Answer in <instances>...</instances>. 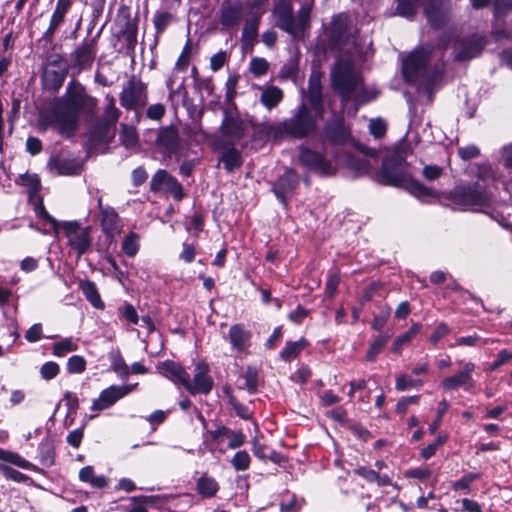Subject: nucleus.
I'll list each match as a JSON object with an SVG mask.
<instances>
[{
    "label": "nucleus",
    "mask_w": 512,
    "mask_h": 512,
    "mask_svg": "<svg viewBox=\"0 0 512 512\" xmlns=\"http://www.w3.org/2000/svg\"><path fill=\"white\" fill-rule=\"evenodd\" d=\"M96 105L97 100L86 92L83 85L71 81L61 99V104L55 111L53 128L63 137L73 136L80 113L92 114Z\"/></svg>",
    "instance_id": "f257e3e1"
},
{
    "label": "nucleus",
    "mask_w": 512,
    "mask_h": 512,
    "mask_svg": "<svg viewBox=\"0 0 512 512\" xmlns=\"http://www.w3.org/2000/svg\"><path fill=\"white\" fill-rule=\"evenodd\" d=\"M432 51L417 48L402 60L403 76L407 82L416 84L419 90L431 93L440 82L442 74L438 68L430 65Z\"/></svg>",
    "instance_id": "f03ea898"
},
{
    "label": "nucleus",
    "mask_w": 512,
    "mask_h": 512,
    "mask_svg": "<svg viewBox=\"0 0 512 512\" xmlns=\"http://www.w3.org/2000/svg\"><path fill=\"white\" fill-rule=\"evenodd\" d=\"M405 155L399 150H395L392 159H386L382 164V171L378 176V181L385 185L402 187L420 200H427L436 197V192L424 186L419 181L411 178L405 171L403 161Z\"/></svg>",
    "instance_id": "7ed1b4c3"
},
{
    "label": "nucleus",
    "mask_w": 512,
    "mask_h": 512,
    "mask_svg": "<svg viewBox=\"0 0 512 512\" xmlns=\"http://www.w3.org/2000/svg\"><path fill=\"white\" fill-rule=\"evenodd\" d=\"M322 117L323 115H318L317 111L303 103L297 108L292 117L283 120L279 124L265 125V131L269 137L274 139L285 136L303 139L316 131L317 122Z\"/></svg>",
    "instance_id": "20e7f679"
},
{
    "label": "nucleus",
    "mask_w": 512,
    "mask_h": 512,
    "mask_svg": "<svg viewBox=\"0 0 512 512\" xmlns=\"http://www.w3.org/2000/svg\"><path fill=\"white\" fill-rule=\"evenodd\" d=\"M331 79L332 86L342 101L353 100L361 104L374 97L369 96L363 86L361 76L350 60H339L332 69Z\"/></svg>",
    "instance_id": "39448f33"
},
{
    "label": "nucleus",
    "mask_w": 512,
    "mask_h": 512,
    "mask_svg": "<svg viewBox=\"0 0 512 512\" xmlns=\"http://www.w3.org/2000/svg\"><path fill=\"white\" fill-rule=\"evenodd\" d=\"M273 14L276 26L294 39L303 38L309 28L310 9L308 7L301 8L295 17L292 5L282 1L275 6Z\"/></svg>",
    "instance_id": "423d86ee"
},
{
    "label": "nucleus",
    "mask_w": 512,
    "mask_h": 512,
    "mask_svg": "<svg viewBox=\"0 0 512 512\" xmlns=\"http://www.w3.org/2000/svg\"><path fill=\"white\" fill-rule=\"evenodd\" d=\"M119 100L121 106L127 110H138L144 107L148 100L147 85L140 78L131 76L123 84Z\"/></svg>",
    "instance_id": "0eeeda50"
},
{
    "label": "nucleus",
    "mask_w": 512,
    "mask_h": 512,
    "mask_svg": "<svg viewBox=\"0 0 512 512\" xmlns=\"http://www.w3.org/2000/svg\"><path fill=\"white\" fill-rule=\"evenodd\" d=\"M60 228L64 231L68 246L77 253L78 257L90 250L92 244L91 227H83L76 221H70L62 222Z\"/></svg>",
    "instance_id": "6e6552de"
},
{
    "label": "nucleus",
    "mask_w": 512,
    "mask_h": 512,
    "mask_svg": "<svg viewBox=\"0 0 512 512\" xmlns=\"http://www.w3.org/2000/svg\"><path fill=\"white\" fill-rule=\"evenodd\" d=\"M451 198L454 205L463 210H477L489 202L488 194L478 186L456 187L451 193Z\"/></svg>",
    "instance_id": "1a4fd4ad"
},
{
    "label": "nucleus",
    "mask_w": 512,
    "mask_h": 512,
    "mask_svg": "<svg viewBox=\"0 0 512 512\" xmlns=\"http://www.w3.org/2000/svg\"><path fill=\"white\" fill-rule=\"evenodd\" d=\"M300 163L320 175L330 176L336 172V165L325 159V157L309 148L301 147L299 154Z\"/></svg>",
    "instance_id": "9d476101"
},
{
    "label": "nucleus",
    "mask_w": 512,
    "mask_h": 512,
    "mask_svg": "<svg viewBox=\"0 0 512 512\" xmlns=\"http://www.w3.org/2000/svg\"><path fill=\"white\" fill-rule=\"evenodd\" d=\"M155 148L165 156L176 153L181 144L178 129L174 125L160 127L156 131Z\"/></svg>",
    "instance_id": "9b49d317"
},
{
    "label": "nucleus",
    "mask_w": 512,
    "mask_h": 512,
    "mask_svg": "<svg viewBox=\"0 0 512 512\" xmlns=\"http://www.w3.org/2000/svg\"><path fill=\"white\" fill-rule=\"evenodd\" d=\"M245 135V123L236 113H225L221 124V139L229 146H234Z\"/></svg>",
    "instance_id": "f8f14e48"
},
{
    "label": "nucleus",
    "mask_w": 512,
    "mask_h": 512,
    "mask_svg": "<svg viewBox=\"0 0 512 512\" xmlns=\"http://www.w3.org/2000/svg\"><path fill=\"white\" fill-rule=\"evenodd\" d=\"M214 381L209 375V366L200 362L195 366L193 381H190V375L187 379L185 389L192 395L208 394L212 390Z\"/></svg>",
    "instance_id": "ddd939ff"
},
{
    "label": "nucleus",
    "mask_w": 512,
    "mask_h": 512,
    "mask_svg": "<svg viewBox=\"0 0 512 512\" xmlns=\"http://www.w3.org/2000/svg\"><path fill=\"white\" fill-rule=\"evenodd\" d=\"M150 190L158 192L165 190L171 194L174 199L181 200L183 198L182 185L177 181L175 177L170 175L166 170H158L150 181Z\"/></svg>",
    "instance_id": "4468645a"
},
{
    "label": "nucleus",
    "mask_w": 512,
    "mask_h": 512,
    "mask_svg": "<svg viewBox=\"0 0 512 512\" xmlns=\"http://www.w3.org/2000/svg\"><path fill=\"white\" fill-rule=\"evenodd\" d=\"M474 370L475 364L472 362H466L460 371L453 376L443 379L440 385L446 391H454L460 387L465 390H469L474 386L472 376Z\"/></svg>",
    "instance_id": "2eb2a0df"
},
{
    "label": "nucleus",
    "mask_w": 512,
    "mask_h": 512,
    "mask_svg": "<svg viewBox=\"0 0 512 512\" xmlns=\"http://www.w3.org/2000/svg\"><path fill=\"white\" fill-rule=\"evenodd\" d=\"M96 56V41L91 39L79 45L71 54V60L79 70L90 68Z\"/></svg>",
    "instance_id": "dca6fc26"
},
{
    "label": "nucleus",
    "mask_w": 512,
    "mask_h": 512,
    "mask_svg": "<svg viewBox=\"0 0 512 512\" xmlns=\"http://www.w3.org/2000/svg\"><path fill=\"white\" fill-rule=\"evenodd\" d=\"M244 14L243 4L237 2H224L220 11V23L224 29L236 28Z\"/></svg>",
    "instance_id": "f3484780"
},
{
    "label": "nucleus",
    "mask_w": 512,
    "mask_h": 512,
    "mask_svg": "<svg viewBox=\"0 0 512 512\" xmlns=\"http://www.w3.org/2000/svg\"><path fill=\"white\" fill-rule=\"evenodd\" d=\"M156 369L163 377L169 379L174 384L182 385L185 388L189 374L181 364L172 360H166L160 362Z\"/></svg>",
    "instance_id": "a211bd4d"
},
{
    "label": "nucleus",
    "mask_w": 512,
    "mask_h": 512,
    "mask_svg": "<svg viewBox=\"0 0 512 512\" xmlns=\"http://www.w3.org/2000/svg\"><path fill=\"white\" fill-rule=\"evenodd\" d=\"M299 182L298 175L292 169H287L273 186V191L283 203L290 197Z\"/></svg>",
    "instance_id": "6ab92c4d"
},
{
    "label": "nucleus",
    "mask_w": 512,
    "mask_h": 512,
    "mask_svg": "<svg viewBox=\"0 0 512 512\" xmlns=\"http://www.w3.org/2000/svg\"><path fill=\"white\" fill-rule=\"evenodd\" d=\"M322 74L319 71H312L308 81V99L312 110L317 111L318 115H323L322 104Z\"/></svg>",
    "instance_id": "aec40b11"
},
{
    "label": "nucleus",
    "mask_w": 512,
    "mask_h": 512,
    "mask_svg": "<svg viewBox=\"0 0 512 512\" xmlns=\"http://www.w3.org/2000/svg\"><path fill=\"white\" fill-rule=\"evenodd\" d=\"M125 392L124 388L112 385L101 391L99 397L93 401L91 409L94 411L106 410L125 397Z\"/></svg>",
    "instance_id": "412c9836"
},
{
    "label": "nucleus",
    "mask_w": 512,
    "mask_h": 512,
    "mask_svg": "<svg viewBox=\"0 0 512 512\" xmlns=\"http://www.w3.org/2000/svg\"><path fill=\"white\" fill-rule=\"evenodd\" d=\"M98 207L101 213V227L103 232L110 236L118 234L121 230V221L117 212L110 206L104 207L101 198L98 199Z\"/></svg>",
    "instance_id": "4be33fe9"
},
{
    "label": "nucleus",
    "mask_w": 512,
    "mask_h": 512,
    "mask_svg": "<svg viewBox=\"0 0 512 512\" xmlns=\"http://www.w3.org/2000/svg\"><path fill=\"white\" fill-rule=\"evenodd\" d=\"M48 168L56 175H73L79 172L81 166L76 159L56 155L49 159Z\"/></svg>",
    "instance_id": "5701e85b"
},
{
    "label": "nucleus",
    "mask_w": 512,
    "mask_h": 512,
    "mask_svg": "<svg viewBox=\"0 0 512 512\" xmlns=\"http://www.w3.org/2000/svg\"><path fill=\"white\" fill-rule=\"evenodd\" d=\"M73 0H57L55 10L51 16L50 24L45 31L43 38L45 40H51L53 35L64 22L65 16L72 6Z\"/></svg>",
    "instance_id": "b1692460"
},
{
    "label": "nucleus",
    "mask_w": 512,
    "mask_h": 512,
    "mask_svg": "<svg viewBox=\"0 0 512 512\" xmlns=\"http://www.w3.org/2000/svg\"><path fill=\"white\" fill-rule=\"evenodd\" d=\"M350 34L348 32V17L344 14L336 16L331 24V39L338 45L348 42Z\"/></svg>",
    "instance_id": "393cba45"
},
{
    "label": "nucleus",
    "mask_w": 512,
    "mask_h": 512,
    "mask_svg": "<svg viewBox=\"0 0 512 512\" xmlns=\"http://www.w3.org/2000/svg\"><path fill=\"white\" fill-rule=\"evenodd\" d=\"M325 134L327 138L335 143H341L348 137V131L341 117L335 116L329 120L325 126Z\"/></svg>",
    "instance_id": "a878e982"
},
{
    "label": "nucleus",
    "mask_w": 512,
    "mask_h": 512,
    "mask_svg": "<svg viewBox=\"0 0 512 512\" xmlns=\"http://www.w3.org/2000/svg\"><path fill=\"white\" fill-rule=\"evenodd\" d=\"M484 46V38L478 36L472 37L462 44L460 51L456 54L455 57L458 60H468L474 58L481 53Z\"/></svg>",
    "instance_id": "bb28decb"
},
{
    "label": "nucleus",
    "mask_w": 512,
    "mask_h": 512,
    "mask_svg": "<svg viewBox=\"0 0 512 512\" xmlns=\"http://www.w3.org/2000/svg\"><path fill=\"white\" fill-rule=\"evenodd\" d=\"M250 336V332L241 324L232 325L228 333L232 347L238 351H243L248 347Z\"/></svg>",
    "instance_id": "cd10ccee"
},
{
    "label": "nucleus",
    "mask_w": 512,
    "mask_h": 512,
    "mask_svg": "<svg viewBox=\"0 0 512 512\" xmlns=\"http://www.w3.org/2000/svg\"><path fill=\"white\" fill-rule=\"evenodd\" d=\"M259 23V14H254L253 16L245 20L241 37L242 43L245 46H251L254 44L256 37L258 35Z\"/></svg>",
    "instance_id": "c85d7f7f"
},
{
    "label": "nucleus",
    "mask_w": 512,
    "mask_h": 512,
    "mask_svg": "<svg viewBox=\"0 0 512 512\" xmlns=\"http://www.w3.org/2000/svg\"><path fill=\"white\" fill-rule=\"evenodd\" d=\"M283 99V91L277 86H269L263 89L260 102L268 110L276 107Z\"/></svg>",
    "instance_id": "c756f323"
},
{
    "label": "nucleus",
    "mask_w": 512,
    "mask_h": 512,
    "mask_svg": "<svg viewBox=\"0 0 512 512\" xmlns=\"http://www.w3.org/2000/svg\"><path fill=\"white\" fill-rule=\"evenodd\" d=\"M219 490V485L217 481L207 476L206 474L202 475L197 481V492L205 498L213 497L217 491Z\"/></svg>",
    "instance_id": "7c9ffc66"
},
{
    "label": "nucleus",
    "mask_w": 512,
    "mask_h": 512,
    "mask_svg": "<svg viewBox=\"0 0 512 512\" xmlns=\"http://www.w3.org/2000/svg\"><path fill=\"white\" fill-rule=\"evenodd\" d=\"M431 4L425 6V14L428 22L434 27H440L445 22V14L442 11L441 5H436L433 0Z\"/></svg>",
    "instance_id": "2f4dec72"
},
{
    "label": "nucleus",
    "mask_w": 512,
    "mask_h": 512,
    "mask_svg": "<svg viewBox=\"0 0 512 512\" xmlns=\"http://www.w3.org/2000/svg\"><path fill=\"white\" fill-rule=\"evenodd\" d=\"M306 345L307 342L304 338L294 342H287L286 346L280 352L281 359L284 361H290L292 358L297 357Z\"/></svg>",
    "instance_id": "473e14b6"
},
{
    "label": "nucleus",
    "mask_w": 512,
    "mask_h": 512,
    "mask_svg": "<svg viewBox=\"0 0 512 512\" xmlns=\"http://www.w3.org/2000/svg\"><path fill=\"white\" fill-rule=\"evenodd\" d=\"M81 289L86 299L95 307V308H103L104 304L100 298V295L97 291L96 285L92 281H84L81 283Z\"/></svg>",
    "instance_id": "72a5a7b5"
},
{
    "label": "nucleus",
    "mask_w": 512,
    "mask_h": 512,
    "mask_svg": "<svg viewBox=\"0 0 512 512\" xmlns=\"http://www.w3.org/2000/svg\"><path fill=\"white\" fill-rule=\"evenodd\" d=\"M220 161L224 164V168L228 172H232L234 169L239 168L242 165V158L238 150L230 148L221 156Z\"/></svg>",
    "instance_id": "f704fd0d"
},
{
    "label": "nucleus",
    "mask_w": 512,
    "mask_h": 512,
    "mask_svg": "<svg viewBox=\"0 0 512 512\" xmlns=\"http://www.w3.org/2000/svg\"><path fill=\"white\" fill-rule=\"evenodd\" d=\"M79 478L83 482L90 483L95 488H103L107 481L103 476H96L91 466L83 467L79 472Z\"/></svg>",
    "instance_id": "c9c22d12"
},
{
    "label": "nucleus",
    "mask_w": 512,
    "mask_h": 512,
    "mask_svg": "<svg viewBox=\"0 0 512 512\" xmlns=\"http://www.w3.org/2000/svg\"><path fill=\"white\" fill-rule=\"evenodd\" d=\"M0 460L14 464L20 468L27 470L35 468V466L32 463L25 460L19 454L4 449H0Z\"/></svg>",
    "instance_id": "e433bc0d"
},
{
    "label": "nucleus",
    "mask_w": 512,
    "mask_h": 512,
    "mask_svg": "<svg viewBox=\"0 0 512 512\" xmlns=\"http://www.w3.org/2000/svg\"><path fill=\"white\" fill-rule=\"evenodd\" d=\"M218 435L229 436L228 447L231 449L242 446L245 442V436L241 431H230L228 428L223 427L218 431L213 432V437L216 438Z\"/></svg>",
    "instance_id": "4c0bfd02"
},
{
    "label": "nucleus",
    "mask_w": 512,
    "mask_h": 512,
    "mask_svg": "<svg viewBox=\"0 0 512 512\" xmlns=\"http://www.w3.org/2000/svg\"><path fill=\"white\" fill-rule=\"evenodd\" d=\"M106 106L103 114V119L107 124H115L120 117V110L115 105V99L111 95L105 97Z\"/></svg>",
    "instance_id": "58836bf2"
},
{
    "label": "nucleus",
    "mask_w": 512,
    "mask_h": 512,
    "mask_svg": "<svg viewBox=\"0 0 512 512\" xmlns=\"http://www.w3.org/2000/svg\"><path fill=\"white\" fill-rule=\"evenodd\" d=\"M78 345L72 338H64L53 345V355L63 357L69 352L76 351Z\"/></svg>",
    "instance_id": "ea45409f"
},
{
    "label": "nucleus",
    "mask_w": 512,
    "mask_h": 512,
    "mask_svg": "<svg viewBox=\"0 0 512 512\" xmlns=\"http://www.w3.org/2000/svg\"><path fill=\"white\" fill-rule=\"evenodd\" d=\"M423 383L421 379H413L405 374H400L396 378L395 388L398 391H406L410 388L421 387Z\"/></svg>",
    "instance_id": "a19ab883"
},
{
    "label": "nucleus",
    "mask_w": 512,
    "mask_h": 512,
    "mask_svg": "<svg viewBox=\"0 0 512 512\" xmlns=\"http://www.w3.org/2000/svg\"><path fill=\"white\" fill-rule=\"evenodd\" d=\"M120 141L127 148L134 147L138 141L135 128L122 124L120 132Z\"/></svg>",
    "instance_id": "79ce46f5"
},
{
    "label": "nucleus",
    "mask_w": 512,
    "mask_h": 512,
    "mask_svg": "<svg viewBox=\"0 0 512 512\" xmlns=\"http://www.w3.org/2000/svg\"><path fill=\"white\" fill-rule=\"evenodd\" d=\"M34 211L37 216L47 220L53 227L54 232L57 234L60 229V222H58L55 218H53L49 213L46 211L43 201L41 198H38L36 202L34 203Z\"/></svg>",
    "instance_id": "37998d69"
},
{
    "label": "nucleus",
    "mask_w": 512,
    "mask_h": 512,
    "mask_svg": "<svg viewBox=\"0 0 512 512\" xmlns=\"http://www.w3.org/2000/svg\"><path fill=\"white\" fill-rule=\"evenodd\" d=\"M389 340V336L387 335H378L375 340L371 343L369 350L366 354V359L368 361H374L383 347Z\"/></svg>",
    "instance_id": "c03bdc74"
},
{
    "label": "nucleus",
    "mask_w": 512,
    "mask_h": 512,
    "mask_svg": "<svg viewBox=\"0 0 512 512\" xmlns=\"http://www.w3.org/2000/svg\"><path fill=\"white\" fill-rule=\"evenodd\" d=\"M419 0H397V14L402 17H410L415 13Z\"/></svg>",
    "instance_id": "a18cd8bd"
},
{
    "label": "nucleus",
    "mask_w": 512,
    "mask_h": 512,
    "mask_svg": "<svg viewBox=\"0 0 512 512\" xmlns=\"http://www.w3.org/2000/svg\"><path fill=\"white\" fill-rule=\"evenodd\" d=\"M122 250L129 257L136 255L139 250V240L135 233H130L125 237L122 243Z\"/></svg>",
    "instance_id": "49530a36"
},
{
    "label": "nucleus",
    "mask_w": 512,
    "mask_h": 512,
    "mask_svg": "<svg viewBox=\"0 0 512 512\" xmlns=\"http://www.w3.org/2000/svg\"><path fill=\"white\" fill-rule=\"evenodd\" d=\"M86 369V360L83 356L74 355L68 359L67 371L71 374H80Z\"/></svg>",
    "instance_id": "de8ad7c7"
},
{
    "label": "nucleus",
    "mask_w": 512,
    "mask_h": 512,
    "mask_svg": "<svg viewBox=\"0 0 512 512\" xmlns=\"http://www.w3.org/2000/svg\"><path fill=\"white\" fill-rule=\"evenodd\" d=\"M44 80L46 82H51V87L54 89L59 88L65 78V72L64 71H53L49 68L45 69L43 73Z\"/></svg>",
    "instance_id": "09e8293b"
},
{
    "label": "nucleus",
    "mask_w": 512,
    "mask_h": 512,
    "mask_svg": "<svg viewBox=\"0 0 512 512\" xmlns=\"http://www.w3.org/2000/svg\"><path fill=\"white\" fill-rule=\"evenodd\" d=\"M512 360V352L503 349L496 355V359L489 365L488 371H497L502 365L508 364Z\"/></svg>",
    "instance_id": "8fccbe9b"
},
{
    "label": "nucleus",
    "mask_w": 512,
    "mask_h": 512,
    "mask_svg": "<svg viewBox=\"0 0 512 512\" xmlns=\"http://www.w3.org/2000/svg\"><path fill=\"white\" fill-rule=\"evenodd\" d=\"M245 383L241 388L248 390L250 394H253L257 390L258 374L254 368H248L244 375Z\"/></svg>",
    "instance_id": "3c124183"
},
{
    "label": "nucleus",
    "mask_w": 512,
    "mask_h": 512,
    "mask_svg": "<svg viewBox=\"0 0 512 512\" xmlns=\"http://www.w3.org/2000/svg\"><path fill=\"white\" fill-rule=\"evenodd\" d=\"M236 471H244L249 468L250 456L246 451H238L231 461Z\"/></svg>",
    "instance_id": "603ef678"
},
{
    "label": "nucleus",
    "mask_w": 512,
    "mask_h": 512,
    "mask_svg": "<svg viewBox=\"0 0 512 512\" xmlns=\"http://www.w3.org/2000/svg\"><path fill=\"white\" fill-rule=\"evenodd\" d=\"M0 472L5 476V478L18 483L26 482L29 479L27 475L4 464H0Z\"/></svg>",
    "instance_id": "864d4df0"
},
{
    "label": "nucleus",
    "mask_w": 512,
    "mask_h": 512,
    "mask_svg": "<svg viewBox=\"0 0 512 512\" xmlns=\"http://www.w3.org/2000/svg\"><path fill=\"white\" fill-rule=\"evenodd\" d=\"M21 182L22 185L26 186L28 188V193L30 197H33L40 188V179L37 175H23L21 176Z\"/></svg>",
    "instance_id": "5fc2aeb1"
},
{
    "label": "nucleus",
    "mask_w": 512,
    "mask_h": 512,
    "mask_svg": "<svg viewBox=\"0 0 512 512\" xmlns=\"http://www.w3.org/2000/svg\"><path fill=\"white\" fill-rule=\"evenodd\" d=\"M269 68L268 62L264 58H254L250 63V71L256 77L263 76Z\"/></svg>",
    "instance_id": "6e6d98bb"
},
{
    "label": "nucleus",
    "mask_w": 512,
    "mask_h": 512,
    "mask_svg": "<svg viewBox=\"0 0 512 512\" xmlns=\"http://www.w3.org/2000/svg\"><path fill=\"white\" fill-rule=\"evenodd\" d=\"M122 35L129 45L135 44L137 39V26L130 19H127L125 28L122 30Z\"/></svg>",
    "instance_id": "4d7b16f0"
},
{
    "label": "nucleus",
    "mask_w": 512,
    "mask_h": 512,
    "mask_svg": "<svg viewBox=\"0 0 512 512\" xmlns=\"http://www.w3.org/2000/svg\"><path fill=\"white\" fill-rule=\"evenodd\" d=\"M390 314V307H384L378 315L374 316L373 321L371 323L372 328L376 331L381 330L386 324L387 320L389 319Z\"/></svg>",
    "instance_id": "13d9d810"
},
{
    "label": "nucleus",
    "mask_w": 512,
    "mask_h": 512,
    "mask_svg": "<svg viewBox=\"0 0 512 512\" xmlns=\"http://www.w3.org/2000/svg\"><path fill=\"white\" fill-rule=\"evenodd\" d=\"M448 408H449V404H448V402L446 400H442L439 403L438 409H437L436 419L434 420V422L429 427V432L431 434H434L438 430V428L440 427V424H441V421H442V417L447 412Z\"/></svg>",
    "instance_id": "bf43d9fd"
},
{
    "label": "nucleus",
    "mask_w": 512,
    "mask_h": 512,
    "mask_svg": "<svg viewBox=\"0 0 512 512\" xmlns=\"http://www.w3.org/2000/svg\"><path fill=\"white\" fill-rule=\"evenodd\" d=\"M298 73V66L294 60H290L284 64L279 71V77L282 79H294Z\"/></svg>",
    "instance_id": "052dcab7"
},
{
    "label": "nucleus",
    "mask_w": 512,
    "mask_h": 512,
    "mask_svg": "<svg viewBox=\"0 0 512 512\" xmlns=\"http://www.w3.org/2000/svg\"><path fill=\"white\" fill-rule=\"evenodd\" d=\"M172 20V15L169 12H158L154 17V26L157 32H162L169 25Z\"/></svg>",
    "instance_id": "680f3d73"
},
{
    "label": "nucleus",
    "mask_w": 512,
    "mask_h": 512,
    "mask_svg": "<svg viewBox=\"0 0 512 512\" xmlns=\"http://www.w3.org/2000/svg\"><path fill=\"white\" fill-rule=\"evenodd\" d=\"M42 378L50 380L55 378L59 373V366L55 362H47L40 369Z\"/></svg>",
    "instance_id": "e2e57ef3"
},
{
    "label": "nucleus",
    "mask_w": 512,
    "mask_h": 512,
    "mask_svg": "<svg viewBox=\"0 0 512 512\" xmlns=\"http://www.w3.org/2000/svg\"><path fill=\"white\" fill-rule=\"evenodd\" d=\"M479 154H480L479 148L473 144L468 145L466 147L458 148V155L464 161L474 159V158L478 157Z\"/></svg>",
    "instance_id": "0e129e2a"
},
{
    "label": "nucleus",
    "mask_w": 512,
    "mask_h": 512,
    "mask_svg": "<svg viewBox=\"0 0 512 512\" xmlns=\"http://www.w3.org/2000/svg\"><path fill=\"white\" fill-rule=\"evenodd\" d=\"M165 106L161 103L150 105L146 110V115L151 120L159 121L165 115Z\"/></svg>",
    "instance_id": "69168bd1"
},
{
    "label": "nucleus",
    "mask_w": 512,
    "mask_h": 512,
    "mask_svg": "<svg viewBox=\"0 0 512 512\" xmlns=\"http://www.w3.org/2000/svg\"><path fill=\"white\" fill-rule=\"evenodd\" d=\"M479 478V475L478 474H475V473H468L466 475H464L461 479L455 481L453 483V488L455 490H460V489H463V490H468L469 489V486L470 484L475 481L476 479Z\"/></svg>",
    "instance_id": "338daca9"
},
{
    "label": "nucleus",
    "mask_w": 512,
    "mask_h": 512,
    "mask_svg": "<svg viewBox=\"0 0 512 512\" xmlns=\"http://www.w3.org/2000/svg\"><path fill=\"white\" fill-rule=\"evenodd\" d=\"M369 130L372 135L379 138L386 132V124L381 119H372L369 123Z\"/></svg>",
    "instance_id": "774afa93"
}]
</instances>
